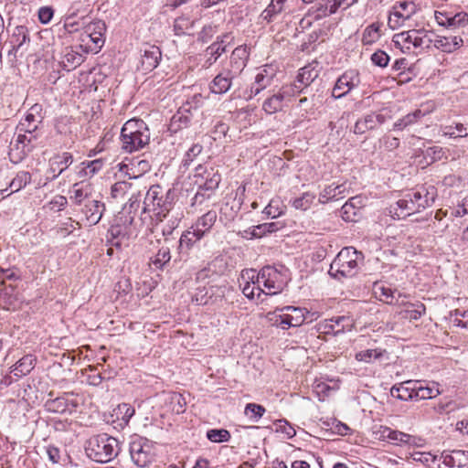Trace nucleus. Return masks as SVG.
Returning a JSON list of instances; mask_svg holds the SVG:
<instances>
[{"instance_id":"nucleus-45","label":"nucleus","mask_w":468,"mask_h":468,"mask_svg":"<svg viewBox=\"0 0 468 468\" xmlns=\"http://www.w3.org/2000/svg\"><path fill=\"white\" fill-rule=\"evenodd\" d=\"M31 182V175L27 171H20L16 174V177L11 181L9 186L12 189L11 193L17 192L24 188Z\"/></svg>"},{"instance_id":"nucleus-40","label":"nucleus","mask_w":468,"mask_h":468,"mask_svg":"<svg viewBox=\"0 0 468 468\" xmlns=\"http://www.w3.org/2000/svg\"><path fill=\"white\" fill-rule=\"evenodd\" d=\"M73 162V156L70 153L64 152L60 154L54 156L52 161V166L57 165L58 173L54 175L53 177L58 176L63 171H65Z\"/></svg>"},{"instance_id":"nucleus-1","label":"nucleus","mask_w":468,"mask_h":468,"mask_svg":"<svg viewBox=\"0 0 468 468\" xmlns=\"http://www.w3.org/2000/svg\"><path fill=\"white\" fill-rule=\"evenodd\" d=\"M431 190L430 192L428 188L420 186L407 192L395 206L390 207L391 217L398 219L405 218L431 206L435 200L433 187Z\"/></svg>"},{"instance_id":"nucleus-34","label":"nucleus","mask_w":468,"mask_h":468,"mask_svg":"<svg viewBox=\"0 0 468 468\" xmlns=\"http://www.w3.org/2000/svg\"><path fill=\"white\" fill-rule=\"evenodd\" d=\"M441 392L439 390V385L435 382H425L422 381V385H420L417 388V394H415V400L418 399H429L437 397Z\"/></svg>"},{"instance_id":"nucleus-9","label":"nucleus","mask_w":468,"mask_h":468,"mask_svg":"<svg viewBox=\"0 0 468 468\" xmlns=\"http://www.w3.org/2000/svg\"><path fill=\"white\" fill-rule=\"evenodd\" d=\"M295 96L294 88L292 86H283L276 93L269 96L262 102L261 108L267 114H274L281 112L284 104L291 101Z\"/></svg>"},{"instance_id":"nucleus-5","label":"nucleus","mask_w":468,"mask_h":468,"mask_svg":"<svg viewBox=\"0 0 468 468\" xmlns=\"http://www.w3.org/2000/svg\"><path fill=\"white\" fill-rule=\"evenodd\" d=\"M176 200V192L174 189H165L159 185L152 186L144 197V205L153 207L156 215L165 217L172 209Z\"/></svg>"},{"instance_id":"nucleus-6","label":"nucleus","mask_w":468,"mask_h":468,"mask_svg":"<svg viewBox=\"0 0 468 468\" xmlns=\"http://www.w3.org/2000/svg\"><path fill=\"white\" fill-rule=\"evenodd\" d=\"M129 452L133 463L140 468L149 466L155 458L154 442L144 437L137 436L132 439Z\"/></svg>"},{"instance_id":"nucleus-14","label":"nucleus","mask_w":468,"mask_h":468,"mask_svg":"<svg viewBox=\"0 0 468 468\" xmlns=\"http://www.w3.org/2000/svg\"><path fill=\"white\" fill-rule=\"evenodd\" d=\"M69 199L73 204L80 206L84 201L89 202L96 196L94 186L91 183L82 180L72 186Z\"/></svg>"},{"instance_id":"nucleus-50","label":"nucleus","mask_w":468,"mask_h":468,"mask_svg":"<svg viewBox=\"0 0 468 468\" xmlns=\"http://www.w3.org/2000/svg\"><path fill=\"white\" fill-rule=\"evenodd\" d=\"M444 134L452 138L468 136V123L463 124L457 122L455 125H448L444 127Z\"/></svg>"},{"instance_id":"nucleus-43","label":"nucleus","mask_w":468,"mask_h":468,"mask_svg":"<svg viewBox=\"0 0 468 468\" xmlns=\"http://www.w3.org/2000/svg\"><path fill=\"white\" fill-rule=\"evenodd\" d=\"M265 412L266 409L256 403H248L244 409L245 416H247L252 422H258Z\"/></svg>"},{"instance_id":"nucleus-33","label":"nucleus","mask_w":468,"mask_h":468,"mask_svg":"<svg viewBox=\"0 0 468 468\" xmlns=\"http://www.w3.org/2000/svg\"><path fill=\"white\" fill-rule=\"evenodd\" d=\"M287 0H271L268 6L261 12V18L271 23L274 18L285 10Z\"/></svg>"},{"instance_id":"nucleus-60","label":"nucleus","mask_w":468,"mask_h":468,"mask_svg":"<svg viewBox=\"0 0 468 468\" xmlns=\"http://www.w3.org/2000/svg\"><path fill=\"white\" fill-rule=\"evenodd\" d=\"M356 214V208L352 207V201H347L341 207V216L346 221H354Z\"/></svg>"},{"instance_id":"nucleus-29","label":"nucleus","mask_w":468,"mask_h":468,"mask_svg":"<svg viewBox=\"0 0 468 468\" xmlns=\"http://www.w3.org/2000/svg\"><path fill=\"white\" fill-rule=\"evenodd\" d=\"M463 44L461 37H437L434 39V47L442 52L452 53L460 48Z\"/></svg>"},{"instance_id":"nucleus-37","label":"nucleus","mask_w":468,"mask_h":468,"mask_svg":"<svg viewBox=\"0 0 468 468\" xmlns=\"http://www.w3.org/2000/svg\"><path fill=\"white\" fill-rule=\"evenodd\" d=\"M282 228V225L279 222L263 223L258 226L252 227L250 234L252 238H261L267 233H273Z\"/></svg>"},{"instance_id":"nucleus-63","label":"nucleus","mask_w":468,"mask_h":468,"mask_svg":"<svg viewBox=\"0 0 468 468\" xmlns=\"http://www.w3.org/2000/svg\"><path fill=\"white\" fill-rule=\"evenodd\" d=\"M118 413L122 414V420L128 423L135 413V410L129 404L122 403L118 406Z\"/></svg>"},{"instance_id":"nucleus-22","label":"nucleus","mask_w":468,"mask_h":468,"mask_svg":"<svg viewBox=\"0 0 468 468\" xmlns=\"http://www.w3.org/2000/svg\"><path fill=\"white\" fill-rule=\"evenodd\" d=\"M48 396L52 397L53 393L50 392ZM77 406V402L68 399V394L55 399L49 398L45 402V407L48 411L61 414L66 412L70 413Z\"/></svg>"},{"instance_id":"nucleus-61","label":"nucleus","mask_w":468,"mask_h":468,"mask_svg":"<svg viewBox=\"0 0 468 468\" xmlns=\"http://www.w3.org/2000/svg\"><path fill=\"white\" fill-rule=\"evenodd\" d=\"M130 188V184L125 181L116 182L112 186V197L113 198L122 197Z\"/></svg>"},{"instance_id":"nucleus-53","label":"nucleus","mask_w":468,"mask_h":468,"mask_svg":"<svg viewBox=\"0 0 468 468\" xmlns=\"http://www.w3.org/2000/svg\"><path fill=\"white\" fill-rule=\"evenodd\" d=\"M272 78L268 77L263 72H259L255 77V82L250 88V92L255 96L258 95L262 90L269 86Z\"/></svg>"},{"instance_id":"nucleus-47","label":"nucleus","mask_w":468,"mask_h":468,"mask_svg":"<svg viewBox=\"0 0 468 468\" xmlns=\"http://www.w3.org/2000/svg\"><path fill=\"white\" fill-rule=\"evenodd\" d=\"M425 305L421 303H408L404 310V317L410 320H418L425 313Z\"/></svg>"},{"instance_id":"nucleus-31","label":"nucleus","mask_w":468,"mask_h":468,"mask_svg":"<svg viewBox=\"0 0 468 468\" xmlns=\"http://www.w3.org/2000/svg\"><path fill=\"white\" fill-rule=\"evenodd\" d=\"M84 61V56L72 48H66L61 60V65L64 69L69 71L81 65Z\"/></svg>"},{"instance_id":"nucleus-28","label":"nucleus","mask_w":468,"mask_h":468,"mask_svg":"<svg viewBox=\"0 0 468 468\" xmlns=\"http://www.w3.org/2000/svg\"><path fill=\"white\" fill-rule=\"evenodd\" d=\"M18 305L16 289L12 286H5L0 290V307L5 310H15Z\"/></svg>"},{"instance_id":"nucleus-56","label":"nucleus","mask_w":468,"mask_h":468,"mask_svg":"<svg viewBox=\"0 0 468 468\" xmlns=\"http://www.w3.org/2000/svg\"><path fill=\"white\" fill-rule=\"evenodd\" d=\"M383 436L387 437L388 439L393 441L401 443H410L411 440V436L410 434L399 431H393L389 428H386L383 431Z\"/></svg>"},{"instance_id":"nucleus-16","label":"nucleus","mask_w":468,"mask_h":468,"mask_svg":"<svg viewBox=\"0 0 468 468\" xmlns=\"http://www.w3.org/2000/svg\"><path fill=\"white\" fill-rule=\"evenodd\" d=\"M236 78V75H232L231 72L222 68V69L210 81L208 85L209 90L214 94L227 93L231 89L233 80Z\"/></svg>"},{"instance_id":"nucleus-42","label":"nucleus","mask_w":468,"mask_h":468,"mask_svg":"<svg viewBox=\"0 0 468 468\" xmlns=\"http://www.w3.org/2000/svg\"><path fill=\"white\" fill-rule=\"evenodd\" d=\"M250 272L252 273L251 276H248V279L251 280L250 283L249 281L245 282V285L242 288L243 294L249 298V299H254L255 298V290H258V298L261 296V293H265L264 291L261 288V285L257 283V281H254V278L256 277L254 274V271L250 270Z\"/></svg>"},{"instance_id":"nucleus-20","label":"nucleus","mask_w":468,"mask_h":468,"mask_svg":"<svg viewBox=\"0 0 468 468\" xmlns=\"http://www.w3.org/2000/svg\"><path fill=\"white\" fill-rule=\"evenodd\" d=\"M441 459H442V463L449 468H468V451H443Z\"/></svg>"},{"instance_id":"nucleus-17","label":"nucleus","mask_w":468,"mask_h":468,"mask_svg":"<svg viewBox=\"0 0 468 468\" xmlns=\"http://www.w3.org/2000/svg\"><path fill=\"white\" fill-rule=\"evenodd\" d=\"M192 109L189 102L180 107L171 118L168 130L171 133H176L183 128L188 127L193 118Z\"/></svg>"},{"instance_id":"nucleus-57","label":"nucleus","mask_w":468,"mask_h":468,"mask_svg":"<svg viewBox=\"0 0 468 468\" xmlns=\"http://www.w3.org/2000/svg\"><path fill=\"white\" fill-rule=\"evenodd\" d=\"M375 293L378 294L381 301L391 303L394 298V292L389 287L376 283L374 286Z\"/></svg>"},{"instance_id":"nucleus-58","label":"nucleus","mask_w":468,"mask_h":468,"mask_svg":"<svg viewBox=\"0 0 468 468\" xmlns=\"http://www.w3.org/2000/svg\"><path fill=\"white\" fill-rule=\"evenodd\" d=\"M389 56L383 50H377L371 55V61L375 66L385 68L389 62Z\"/></svg>"},{"instance_id":"nucleus-27","label":"nucleus","mask_w":468,"mask_h":468,"mask_svg":"<svg viewBox=\"0 0 468 468\" xmlns=\"http://www.w3.org/2000/svg\"><path fill=\"white\" fill-rule=\"evenodd\" d=\"M197 243V240L191 237L190 230H186L182 233L177 242V255L174 259V262H179L185 260L188 256L189 250Z\"/></svg>"},{"instance_id":"nucleus-2","label":"nucleus","mask_w":468,"mask_h":468,"mask_svg":"<svg viewBox=\"0 0 468 468\" xmlns=\"http://www.w3.org/2000/svg\"><path fill=\"white\" fill-rule=\"evenodd\" d=\"M364 255L354 247H345L335 256L328 273L334 279L341 281L343 279L354 277L363 264Z\"/></svg>"},{"instance_id":"nucleus-48","label":"nucleus","mask_w":468,"mask_h":468,"mask_svg":"<svg viewBox=\"0 0 468 468\" xmlns=\"http://www.w3.org/2000/svg\"><path fill=\"white\" fill-rule=\"evenodd\" d=\"M308 15L314 16L315 20H319L323 17L330 16L326 0H320L315 2V5L309 8Z\"/></svg>"},{"instance_id":"nucleus-19","label":"nucleus","mask_w":468,"mask_h":468,"mask_svg":"<svg viewBox=\"0 0 468 468\" xmlns=\"http://www.w3.org/2000/svg\"><path fill=\"white\" fill-rule=\"evenodd\" d=\"M36 139H37V136L33 133H25L23 134L19 133L17 135L15 147H16V150H17V151L20 150V153H19L17 158L14 159V151H15V149L11 148L10 153H9L11 161L14 162V163H18L19 161L24 159V157L29 152H31L32 149L34 148V145H33L32 143Z\"/></svg>"},{"instance_id":"nucleus-35","label":"nucleus","mask_w":468,"mask_h":468,"mask_svg":"<svg viewBox=\"0 0 468 468\" xmlns=\"http://www.w3.org/2000/svg\"><path fill=\"white\" fill-rule=\"evenodd\" d=\"M384 356L388 357V353L382 348L361 350L355 356L357 361L365 363H372L374 360H381Z\"/></svg>"},{"instance_id":"nucleus-41","label":"nucleus","mask_w":468,"mask_h":468,"mask_svg":"<svg viewBox=\"0 0 468 468\" xmlns=\"http://www.w3.org/2000/svg\"><path fill=\"white\" fill-rule=\"evenodd\" d=\"M214 294L213 287L197 288L193 296V301L198 305H207L213 303L212 296Z\"/></svg>"},{"instance_id":"nucleus-3","label":"nucleus","mask_w":468,"mask_h":468,"mask_svg":"<svg viewBox=\"0 0 468 468\" xmlns=\"http://www.w3.org/2000/svg\"><path fill=\"white\" fill-rule=\"evenodd\" d=\"M122 149L132 154L144 148L150 142V131L141 119H130L122 126L120 134Z\"/></svg>"},{"instance_id":"nucleus-18","label":"nucleus","mask_w":468,"mask_h":468,"mask_svg":"<svg viewBox=\"0 0 468 468\" xmlns=\"http://www.w3.org/2000/svg\"><path fill=\"white\" fill-rule=\"evenodd\" d=\"M41 111L42 106L40 104H34L29 109L25 119L19 122L17 126L19 132H24L26 133H34L37 129L38 124L42 122L43 117L41 116Z\"/></svg>"},{"instance_id":"nucleus-32","label":"nucleus","mask_w":468,"mask_h":468,"mask_svg":"<svg viewBox=\"0 0 468 468\" xmlns=\"http://www.w3.org/2000/svg\"><path fill=\"white\" fill-rule=\"evenodd\" d=\"M29 41L28 29L25 26H17L15 27L11 37L10 43L12 44V49L9 53H16L22 46Z\"/></svg>"},{"instance_id":"nucleus-46","label":"nucleus","mask_w":468,"mask_h":468,"mask_svg":"<svg viewBox=\"0 0 468 468\" xmlns=\"http://www.w3.org/2000/svg\"><path fill=\"white\" fill-rule=\"evenodd\" d=\"M165 400L172 405L171 410L173 412L180 414L185 411L186 400L181 394L176 392L168 393Z\"/></svg>"},{"instance_id":"nucleus-39","label":"nucleus","mask_w":468,"mask_h":468,"mask_svg":"<svg viewBox=\"0 0 468 468\" xmlns=\"http://www.w3.org/2000/svg\"><path fill=\"white\" fill-rule=\"evenodd\" d=\"M346 190L345 185L331 184L326 186L320 194V200L325 203L331 199L337 198Z\"/></svg>"},{"instance_id":"nucleus-12","label":"nucleus","mask_w":468,"mask_h":468,"mask_svg":"<svg viewBox=\"0 0 468 468\" xmlns=\"http://www.w3.org/2000/svg\"><path fill=\"white\" fill-rule=\"evenodd\" d=\"M360 83L358 71L355 69L346 70L336 80L332 96L335 99L346 96L352 89L357 87Z\"/></svg>"},{"instance_id":"nucleus-51","label":"nucleus","mask_w":468,"mask_h":468,"mask_svg":"<svg viewBox=\"0 0 468 468\" xmlns=\"http://www.w3.org/2000/svg\"><path fill=\"white\" fill-rule=\"evenodd\" d=\"M315 196L310 192L303 193L301 197H295L292 201V205L296 209L306 210L313 204Z\"/></svg>"},{"instance_id":"nucleus-13","label":"nucleus","mask_w":468,"mask_h":468,"mask_svg":"<svg viewBox=\"0 0 468 468\" xmlns=\"http://www.w3.org/2000/svg\"><path fill=\"white\" fill-rule=\"evenodd\" d=\"M249 57L250 48L247 45H240L232 51L229 57V65L224 67V69L231 72L232 75H236L238 77L247 66Z\"/></svg>"},{"instance_id":"nucleus-59","label":"nucleus","mask_w":468,"mask_h":468,"mask_svg":"<svg viewBox=\"0 0 468 468\" xmlns=\"http://www.w3.org/2000/svg\"><path fill=\"white\" fill-rule=\"evenodd\" d=\"M202 145L199 144H193L189 150L186 152L184 159L183 165L187 167L193 162L195 157H197L202 152Z\"/></svg>"},{"instance_id":"nucleus-44","label":"nucleus","mask_w":468,"mask_h":468,"mask_svg":"<svg viewBox=\"0 0 468 468\" xmlns=\"http://www.w3.org/2000/svg\"><path fill=\"white\" fill-rule=\"evenodd\" d=\"M217 212L215 210H208L207 213L199 217L195 222L199 229H203L208 232L217 221Z\"/></svg>"},{"instance_id":"nucleus-64","label":"nucleus","mask_w":468,"mask_h":468,"mask_svg":"<svg viewBox=\"0 0 468 468\" xmlns=\"http://www.w3.org/2000/svg\"><path fill=\"white\" fill-rule=\"evenodd\" d=\"M54 16V9L51 6H42L38 9V19L41 24H48Z\"/></svg>"},{"instance_id":"nucleus-30","label":"nucleus","mask_w":468,"mask_h":468,"mask_svg":"<svg viewBox=\"0 0 468 468\" xmlns=\"http://www.w3.org/2000/svg\"><path fill=\"white\" fill-rule=\"evenodd\" d=\"M35 363L36 357L33 355H26L16 362L11 373L15 375L16 379H19L21 377L31 372L35 367Z\"/></svg>"},{"instance_id":"nucleus-15","label":"nucleus","mask_w":468,"mask_h":468,"mask_svg":"<svg viewBox=\"0 0 468 468\" xmlns=\"http://www.w3.org/2000/svg\"><path fill=\"white\" fill-rule=\"evenodd\" d=\"M105 210L106 206L101 199L98 198V196L90 201L86 202L81 209L90 226L97 225L101 219Z\"/></svg>"},{"instance_id":"nucleus-7","label":"nucleus","mask_w":468,"mask_h":468,"mask_svg":"<svg viewBox=\"0 0 468 468\" xmlns=\"http://www.w3.org/2000/svg\"><path fill=\"white\" fill-rule=\"evenodd\" d=\"M391 119L392 110L389 107H383L377 112H371L359 118L354 125L353 132L356 134H364Z\"/></svg>"},{"instance_id":"nucleus-10","label":"nucleus","mask_w":468,"mask_h":468,"mask_svg":"<svg viewBox=\"0 0 468 468\" xmlns=\"http://www.w3.org/2000/svg\"><path fill=\"white\" fill-rule=\"evenodd\" d=\"M234 41L232 33H225L218 36L216 41L209 45L204 52L206 58L204 67L210 68L217 60L227 51L228 46L231 45Z\"/></svg>"},{"instance_id":"nucleus-36","label":"nucleus","mask_w":468,"mask_h":468,"mask_svg":"<svg viewBox=\"0 0 468 468\" xmlns=\"http://www.w3.org/2000/svg\"><path fill=\"white\" fill-rule=\"evenodd\" d=\"M330 322V329L335 331L336 334L346 330L350 331L354 323L353 319L346 315L332 317Z\"/></svg>"},{"instance_id":"nucleus-11","label":"nucleus","mask_w":468,"mask_h":468,"mask_svg":"<svg viewBox=\"0 0 468 468\" xmlns=\"http://www.w3.org/2000/svg\"><path fill=\"white\" fill-rule=\"evenodd\" d=\"M195 184L206 191L214 192L221 181V176L213 167L199 165L196 167Z\"/></svg>"},{"instance_id":"nucleus-38","label":"nucleus","mask_w":468,"mask_h":468,"mask_svg":"<svg viewBox=\"0 0 468 468\" xmlns=\"http://www.w3.org/2000/svg\"><path fill=\"white\" fill-rule=\"evenodd\" d=\"M81 165H83V167L79 171V176L80 177H92L102 168L103 161L101 159H95L82 162Z\"/></svg>"},{"instance_id":"nucleus-25","label":"nucleus","mask_w":468,"mask_h":468,"mask_svg":"<svg viewBox=\"0 0 468 468\" xmlns=\"http://www.w3.org/2000/svg\"><path fill=\"white\" fill-rule=\"evenodd\" d=\"M162 58L161 50L156 46H146L143 49L141 59V69L144 72L152 71L155 69Z\"/></svg>"},{"instance_id":"nucleus-62","label":"nucleus","mask_w":468,"mask_h":468,"mask_svg":"<svg viewBox=\"0 0 468 468\" xmlns=\"http://www.w3.org/2000/svg\"><path fill=\"white\" fill-rule=\"evenodd\" d=\"M390 394L393 398H396L400 400H409L411 399L410 395H409V392L407 391V388H404L402 384L394 385L390 388Z\"/></svg>"},{"instance_id":"nucleus-54","label":"nucleus","mask_w":468,"mask_h":468,"mask_svg":"<svg viewBox=\"0 0 468 468\" xmlns=\"http://www.w3.org/2000/svg\"><path fill=\"white\" fill-rule=\"evenodd\" d=\"M410 18V16H406V14L397 8V5H395L389 16L388 24L389 27L394 29L396 27H399L405 20Z\"/></svg>"},{"instance_id":"nucleus-26","label":"nucleus","mask_w":468,"mask_h":468,"mask_svg":"<svg viewBox=\"0 0 468 468\" xmlns=\"http://www.w3.org/2000/svg\"><path fill=\"white\" fill-rule=\"evenodd\" d=\"M165 243L166 245L162 246L150 260V265L158 271H164L169 265L172 259L170 250V245L173 246L172 239L166 237L165 238Z\"/></svg>"},{"instance_id":"nucleus-23","label":"nucleus","mask_w":468,"mask_h":468,"mask_svg":"<svg viewBox=\"0 0 468 468\" xmlns=\"http://www.w3.org/2000/svg\"><path fill=\"white\" fill-rule=\"evenodd\" d=\"M318 70L310 65L302 68L297 75L296 83L291 85L294 88L295 95L303 92L318 78Z\"/></svg>"},{"instance_id":"nucleus-21","label":"nucleus","mask_w":468,"mask_h":468,"mask_svg":"<svg viewBox=\"0 0 468 468\" xmlns=\"http://www.w3.org/2000/svg\"><path fill=\"white\" fill-rule=\"evenodd\" d=\"M280 311L285 312L282 316V323H284L287 328L302 325L306 319L305 314H309L305 309L294 306H285Z\"/></svg>"},{"instance_id":"nucleus-24","label":"nucleus","mask_w":468,"mask_h":468,"mask_svg":"<svg viewBox=\"0 0 468 468\" xmlns=\"http://www.w3.org/2000/svg\"><path fill=\"white\" fill-rule=\"evenodd\" d=\"M106 25L101 20H96L88 24L84 28V34L95 45V48H101L105 42Z\"/></svg>"},{"instance_id":"nucleus-52","label":"nucleus","mask_w":468,"mask_h":468,"mask_svg":"<svg viewBox=\"0 0 468 468\" xmlns=\"http://www.w3.org/2000/svg\"><path fill=\"white\" fill-rule=\"evenodd\" d=\"M230 437L229 431L225 429H211L207 431V438L212 442H227Z\"/></svg>"},{"instance_id":"nucleus-4","label":"nucleus","mask_w":468,"mask_h":468,"mask_svg":"<svg viewBox=\"0 0 468 468\" xmlns=\"http://www.w3.org/2000/svg\"><path fill=\"white\" fill-rule=\"evenodd\" d=\"M88 456L97 463H107L119 453V441L106 433L90 439L86 449Z\"/></svg>"},{"instance_id":"nucleus-55","label":"nucleus","mask_w":468,"mask_h":468,"mask_svg":"<svg viewBox=\"0 0 468 468\" xmlns=\"http://www.w3.org/2000/svg\"><path fill=\"white\" fill-rule=\"evenodd\" d=\"M417 34H420L419 29H410L408 31H403L394 36V42L396 44L400 42L403 43L404 45L409 44L408 46H406V48L410 49V45L413 46L414 38Z\"/></svg>"},{"instance_id":"nucleus-49","label":"nucleus","mask_w":468,"mask_h":468,"mask_svg":"<svg viewBox=\"0 0 468 468\" xmlns=\"http://www.w3.org/2000/svg\"><path fill=\"white\" fill-rule=\"evenodd\" d=\"M380 27L378 24L369 25L364 31L362 42L364 45H371L380 37Z\"/></svg>"},{"instance_id":"nucleus-8","label":"nucleus","mask_w":468,"mask_h":468,"mask_svg":"<svg viewBox=\"0 0 468 468\" xmlns=\"http://www.w3.org/2000/svg\"><path fill=\"white\" fill-rule=\"evenodd\" d=\"M256 279L259 285H263L269 291L266 294H277L284 287L282 275L271 266L263 267L256 275Z\"/></svg>"}]
</instances>
